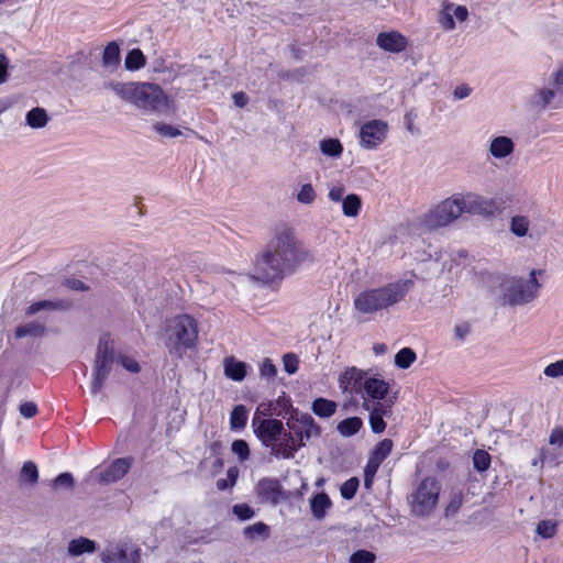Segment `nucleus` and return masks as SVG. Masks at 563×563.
<instances>
[{"mask_svg":"<svg viewBox=\"0 0 563 563\" xmlns=\"http://www.w3.org/2000/svg\"><path fill=\"white\" fill-rule=\"evenodd\" d=\"M363 408L369 412L368 422L373 433H383L386 429L385 417L391 416V406L386 402L371 401L363 397Z\"/></svg>","mask_w":563,"mask_h":563,"instance_id":"nucleus-14","label":"nucleus"},{"mask_svg":"<svg viewBox=\"0 0 563 563\" xmlns=\"http://www.w3.org/2000/svg\"><path fill=\"white\" fill-rule=\"evenodd\" d=\"M393 446L394 443L390 439H384L375 445L369 457L376 460L378 463H383L390 454Z\"/></svg>","mask_w":563,"mask_h":563,"instance_id":"nucleus-39","label":"nucleus"},{"mask_svg":"<svg viewBox=\"0 0 563 563\" xmlns=\"http://www.w3.org/2000/svg\"><path fill=\"white\" fill-rule=\"evenodd\" d=\"M377 45L390 53H400L407 47V40L398 32H383L376 38Z\"/></svg>","mask_w":563,"mask_h":563,"instance_id":"nucleus-17","label":"nucleus"},{"mask_svg":"<svg viewBox=\"0 0 563 563\" xmlns=\"http://www.w3.org/2000/svg\"><path fill=\"white\" fill-rule=\"evenodd\" d=\"M365 376V372L356 367H349L340 375L339 387L343 393L363 396Z\"/></svg>","mask_w":563,"mask_h":563,"instance_id":"nucleus-16","label":"nucleus"},{"mask_svg":"<svg viewBox=\"0 0 563 563\" xmlns=\"http://www.w3.org/2000/svg\"><path fill=\"white\" fill-rule=\"evenodd\" d=\"M166 347L172 356L181 358L198 341L197 321L189 314L176 316L166 330Z\"/></svg>","mask_w":563,"mask_h":563,"instance_id":"nucleus-6","label":"nucleus"},{"mask_svg":"<svg viewBox=\"0 0 563 563\" xmlns=\"http://www.w3.org/2000/svg\"><path fill=\"white\" fill-rule=\"evenodd\" d=\"M287 434L292 438V453H296L307 445V442L318 439L321 435V427L316 422L309 413L292 409L286 421Z\"/></svg>","mask_w":563,"mask_h":563,"instance_id":"nucleus-8","label":"nucleus"},{"mask_svg":"<svg viewBox=\"0 0 563 563\" xmlns=\"http://www.w3.org/2000/svg\"><path fill=\"white\" fill-rule=\"evenodd\" d=\"M316 257L296 236L292 229L277 230L255 261L254 278L271 283L296 273L301 266L312 264Z\"/></svg>","mask_w":563,"mask_h":563,"instance_id":"nucleus-1","label":"nucleus"},{"mask_svg":"<svg viewBox=\"0 0 563 563\" xmlns=\"http://www.w3.org/2000/svg\"><path fill=\"white\" fill-rule=\"evenodd\" d=\"M9 60L3 53H0V85L8 79Z\"/></svg>","mask_w":563,"mask_h":563,"instance_id":"nucleus-59","label":"nucleus"},{"mask_svg":"<svg viewBox=\"0 0 563 563\" xmlns=\"http://www.w3.org/2000/svg\"><path fill=\"white\" fill-rule=\"evenodd\" d=\"M233 102L239 108H244L249 103V97L245 92L239 91L233 95Z\"/></svg>","mask_w":563,"mask_h":563,"instance_id":"nucleus-64","label":"nucleus"},{"mask_svg":"<svg viewBox=\"0 0 563 563\" xmlns=\"http://www.w3.org/2000/svg\"><path fill=\"white\" fill-rule=\"evenodd\" d=\"M490 205L481 196L474 194H455L431 208L422 218V224L428 230L449 225L462 213L484 214Z\"/></svg>","mask_w":563,"mask_h":563,"instance_id":"nucleus-2","label":"nucleus"},{"mask_svg":"<svg viewBox=\"0 0 563 563\" xmlns=\"http://www.w3.org/2000/svg\"><path fill=\"white\" fill-rule=\"evenodd\" d=\"M530 106L532 109L543 111L547 108H559L563 102V91L558 89L555 76L549 86H543L534 91L530 97Z\"/></svg>","mask_w":563,"mask_h":563,"instance_id":"nucleus-11","label":"nucleus"},{"mask_svg":"<svg viewBox=\"0 0 563 563\" xmlns=\"http://www.w3.org/2000/svg\"><path fill=\"white\" fill-rule=\"evenodd\" d=\"M255 493L261 503L278 505L289 498V493L285 492L277 478L264 477L255 486Z\"/></svg>","mask_w":563,"mask_h":563,"instance_id":"nucleus-13","label":"nucleus"},{"mask_svg":"<svg viewBox=\"0 0 563 563\" xmlns=\"http://www.w3.org/2000/svg\"><path fill=\"white\" fill-rule=\"evenodd\" d=\"M338 405L335 401L319 397L311 404L312 412L320 418H330L336 411Z\"/></svg>","mask_w":563,"mask_h":563,"instance_id":"nucleus-24","label":"nucleus"},{"mask_svg":"<svg viewBox=\"0 0 563 563\" xmlns=\"http://www.w3.org/2000/svg\"><path fill=\"white\" fill-rule=\"evenodd\" d=\"M231 451L238 456L240 462H244L250 457V446L242 439L232 442Z\"/></svg>","mask_w":563,"mask_h":563,"instance_id":"nucleus-45","label":"nucleus"},{"mask_svg":"<svg viewBox=\"0 0 563 563\" xmlns=\"http://www.w3.org/2000/svg\"><path fill=\"white\" fill-rule=\"evenodd\" d=\"M247 422V410L243 405H238L233 408L230 415L231 430H242Z\"/></svg>","mask_w":563,"mask_h":563,"instance_id":"nucleus-34","label":"nucleus"},{"mask_svg":"<svg viewBox=\"0 0 563 563\" xmlns=\"http://www.w3.org/2000/svg\"><path fill=\"white\" fill-rule=\"evenodd\" d=\"M109 87L122 100L135 107L156 113L169 110L170 101L163 89L150 82H109Z\"/></svg>","mask_w":563,"mask_h":563,"instance_id":"nucleus-3","label":"nucleus"},{"mask_svg":"<svg viewBox=\"0 0 563 563\" xmlns=\"http://www.w3.org/2000/svg\"><path fill=\"white\" fill-rule=\"evenodd\" d=\"M363 391L369 398L368 400L382 402L389 393V384L384 379L369 377L364 382Z\"/></svg>","mask_w":563,"mask_h":563,"instance_id":"nucleus-19","label":"nucleus"},{"mask_svg":"<svg viewBox=\"0 0 563 563\" xmlns=\"http://www.w3.org/2000/svg\"><path fill=\"white\" fill-rule=\"evenodd\" d=\"M20 413L26 419L33 418L37 413V406L33 401H25L19 407Z\"/></svg>","mask_w":563,"mask_h":563,"instance_id":"nucleus-54","label":"nucleus"},{"mask_svg":"<svg viewBox=\"0 0 563 563\" xmlns=\"http://www.w3.org/2000/svg\"><path fill=\"white\" fill-rule=\"evenodd\" d=\"M70 308V301L65 299L57 300H40L30 305L26 310V316H33L41 311H66Z\"/></svg>","mask_w":563,"mask_h":563,"instance_id":"nucleus-20","label":"nucleus"},{"mask_svg":"<svg viewBox=\"0 0 563 563\" xmlns=\"http://www.w3.org/2000/svg\"><path fill=\"white\" fill-rule=\"evenodd\" d=\"M490 463V455L485 450H476L473 453V466L477 472L482 473L487 471Z\"/></svg>","mask_w":563,"mask_h":563,"instance_id":"nucleus-40","label":"nucleus"},{"mask_svg":"<svg viewBox=\"0 0 563 563\" xmlns=\"http://www.w3.org/2000/svg\"><path fill=\"white\" fill-rule=\"evenodd\" d=\"M113 360V343L109 334H103L99 340L93 366V380L90 386V393L92 395H97L101 391L103 384L112 369Z\"/></svg>","mask_w":563,"mask_h":563,"instance_id":"nucleus-10","label":"nucleus"},{"mask_svg":"<svg viewBox=\"0 0 563 563\" xmlns=\"http://www.w3.org/2000/svg\"><path fill=\"white\" fill-rule=\"evenodd\" d=\"M363 426V421L358 417H350L338 423V431L344 437L356 434Z\"/></svg>","mask_w":563,"mask_h":563,"instance_id":"nucleus-32","label":"nucleus"},{"mask_svg":"<svg viewBox=\"0 0 563 563\" xmlns=\"http://www.w3.org/2000/svg\"><path fill=\"white\" fill-rule=\"evenodd\" d=\"M63 285L66 286L67 288H70L73 290H78V291H82V290L87 289L84 282L76 279V278L65 279Z\"/></svg>","mask_w":563,"mask_h":563,"instance_id":"nucleus-62","label":"nucleus"},{"mask_svg":"<svg viewBox=\"0 0 563 563\" xmlns=\"http://www.w3.org/2000/svg\"><path fill=\"white\" fill-rule=\"evenodd\" d=\"M558 523L553 520H541L537 525V533L543 539H550L556 533Z\"/></svg>","mask_w":563,"mask_h":563,"instance_id":"nucleus-43","label":"nucleus"},{"mask_svg":"<svg viewBox=\"0 0 563 563\" xmlns=\"http://www.w3.org/2000/svg\"><path fill=\"white\" fill-rule=\"evenodd\" d=\"M440 492L441 484L435 477H424L408 497L411 512L417 517L429 516L439 501Z\"/></svg>","mask_w":563,"mask_h":563,"instance_id":"nucleus-9","label":"nucleus"},{"mask_svg":"<svg viewBox=\"0 0 563 563\" xmlns=\"http://www.w3.org/2000/svg\"><path fill=\"white\" fill-rule=\"evenodd\" d=\"M120 64V47L117 42H110L103 49L102 66L106 68H115Z\"/></svg>","mask_w":563,"mask_h":563,"instance_id":"nucleus-29","label":"nucleus"},{"mask_svg":"<svg viewBox=\"0 0 563 563\" xmlns=\"http://www.w3.org/2000/svg\"><path fill=\"white\" fill-rule=\"evenodd\" d=\"M550 444L558 445L559 448L563 446V428L554 429L549 439Z\"/></svg>","mask_w":563,"mask_h":563,"instance_id":"nucleus-58","label":"nucleus"},{"mask_svg":"<svg viewBox=\"0 0 563 563\" xmlns=\"http://www.w3.org/2000/svg\"><path fill=\"white\" fill-rule=\"evenodd\" d=\"M96 551L95 541L80 537L78 539H73L68 543V553L71 556H78L84 553H93Z\"/></svg>","mask_w":563,"mask_h":563,"instance_id":"nucleus-25","label":"nucleus"},{"mask_svg":"<svg viewBox=\"0 0 563 563\" xmlns=\"http://www.w3.org/2000/svg\"><path fill=\"white\" fill-rule=\"evenodd\" d=\"M239 476V470L236 467H230L227 471V477L225 478H219L217 481V488L219 490H225L228 488H231L235 485Z\"/></svg>","mask_w":563,"mask_h":563,"instance_id":"nucleus-44","label":"nucleus"},{"mask_svg":"<svg viewBox=\"0 0 563 563\" xmlns=\"http://www.w3.org/2000/svg\"><path fill=\"white\" fill-rule=\"evenodd\" d=\"M131 465L132 459L121 457L114 460L104 468L102 466H99L98 468H96L99 483L104 485L117 483L126 475V473L131 468Z\"/></svg>","mask_w":563,"mask_h":563,"instance_id":"nucleus-15","label":"nucleus"},{"mask_svg":"<svg viewBox=\"0 0 563 563\" xmlns=\"http://www.w3.org/2000/svg\"><path fill=\"white\" fill-rule=\"evenodd\" d=\"M452 13H453V16L460 21V22H463L467 19L468 16V11L466 9V7L464 5H457L455 7L453 10H452Z\"/></svg>","mask_w":563,"mask_h":563,"instance_id":"nucleus-63","label":"nucleus"},{"mask_svg":"<svg viewBox=\"0 0 563 563\" xmlns=\"http://www.w3.org/2000/svg\"><path fill=\"white\" fill-rule=\"evenodd\" d=\"M417 355L415 351L410 347H402L395 355V365L399 368L406 369L411 366V364L416 361Z\"/></svg>","mask_w":563,"mask_h":563,"instance_id":"nucleus-38","label":"nucleus"},{"mask_svg":"<svg viewBox=\"0 0 563 563\" xmlns=\"http://www.w3.org/2000/svg\"><path fill=\"white\" fill-rule=\"evenodd\" d=\"M412 279H399L386 286L366 289L354 298V308L362 314H373L399 301L413 288Z\"/></svg>","mask_w":563,"mask_h":563,"instance_id":"nucleus-4","label":"nucleus"},{"mask_svg":"<svg viewBox=\"0 0 563 563\" xmlns=\"http://www.w3.org/2000/svg\"><path fill=\"white\" fill-rule=\"evenodd\" d=\"M376 555L374 552L361 549L353 552L349 559V563H374Z\"/></svg>","mask_w":563,"mask_h":563,"instance_id":"nucleus-46","label":"nucleus"},{"mask_svg":"<svg viewBox=\"0 0 563 563\" xmlns=\"http://www.w3.org/2000/svg\"><path fill=\"white\" fill-rule=\"evenodd\" d=\"M358 486H360V481L357 477L349 478L341 485V488H340L341 496L346 500L352 499L355 496V494L358 489Z\"/></svg>","mask_w":563,"mask_h":563,"instance_id":"nucleus-42","label":"nucleus"},{"mask_svg":"<svg viewBox=\"0 0 563 563\" xmlns=\"http://www.w3.org/2000/svg\"><path fill=\"white\" fill-rule=\"evenodd\" d=\"M331 505V499L325 493H318L313 495L312 498L310 499V508L312 516L318 520L324 518Z\"/></svg>","mask_w":563,"mask_h":563,"instance_id":"nucleus-23","label":"nucleus"},{"mask_svg":"<svg viewBox=\"0 0 563 563\" xmlns=\"http://www.w3.org/2000/svg\"><path fill=\"white\" fill-rule=\"evenodd\" d=\"M284 369L288 374L292 375L298 371L299 360L294 353H287L283 356Z\"/></svg>","mask_w":563,"mask_h":563,"instance_id":"nucleus-50","label":"nucleus"},{"mask_svg":"<svg viewBox=\"0 0 563 563\" xmlns=\"http://www.w3.org/2000/svg\"><path fill=\"white\" fill-rule=\"evenodd\" d=\"M439 22H440L441 26L446 31H451L455 27V21H454V16H453L451 7H446L441 12Z\"/></svg>","mask_w":563,"mask_h":563,"instance_id":"nucleus-51","label":"nucleus"},{"mask_svg":"<svg viewBox=\"0 0 563 563\" xmlns=\"http://www.w3.org/2000/svg\"><path fill=\"white\" fill-rule=\"evenodd\" d=\"M542 463L556 465L560 463L559 457L549 449L542 450L541 452Z\"/></svg>","mask_w":563,"mask_h":563,"instance_id":"nucleus-60","label":"nucleus"},{"mask_svg":"<svg viewBox=\"0 0 563 563\" xmlns=\"http://www.w3.org/2000/svg\"><path fill=\"white\" fill-rule=\"evenodd\" d=\"M232 512L238 517L239 520H250L255 516L254 509L247 504H236L232 507Z\"/></svg>","mask_w":563,"mask_h":563,"instance_id":"nucleus-48","label":"nucleus"},{"mask_svg":"<svg viewBox=\"0 0 563 563\" xmlns=\"http://www.w3.org/2000/svg\"><path fill=\"white\" fill-rule=\"evenodd\" d=\"M515 143L508 136H496L492 139L489 144V153L496 159H503L514 153Z\"/></svg>","mask_w":563,"mask_h":563,"instance_id":"nucleus-21","label":"nucleus"},{"mask_svg":"<svg viewBox=\"0 0 563 563\" xmlns=\"http://www.w3.org/2000/svg\"><path fill=\"white\" fill-rule=\"evenodd\" d=\"M146 58L140 48H133L128 52L124 66L130 71H135L145 66Z\"/></svg>","mask_w":563,"mask_h":563,"instance_id":"nucleus-31","label":"nucleus"},{"mask_svg":"<svg viewBox=\"0 0 563 563\" xmlns=\"http://www.w3.org/2000/svg\"><path fill=\"white\" fill-rule=\"evenodd\" d=\"M53 487L55 488H73L74 486V477L70 473L65 472L60 473L58 476H56L52 483Z\"/></svg>","mask_w":563,"mask_h":563,"instance_id":"nucleus-52","label":"nucleus"},{"mask_svg":"<svg viewBox=\"0 0 563 563\" xmlns=\"http://www.w3.org/2000/svg\"><path fill=\"white\" fill-rule=\"evenodd\" d=\"M464 501L463 489L459 486L452 487L449 496V504L445 508V517L455 516L461 509Z\"/></svg>","mask_w":563,"mask_h":563,"instance_id":"nucleus-28","label":"nucleus"},{"mask_svg":"<svg viewBox=\"0 0 563 563\" xmlns=\"http://www.w3.org/2000/svg\"><path fill=\"white\" fill-rule=\"evenodd\" d=\"M139 558L137 549L120 547L115 550H108L101 554L103 563H135Z\"/></svg>","mask_w":563,"mask_h":563,"instance_id":"nucleus-18","label":"nucleus"},{"mask_svg":"<svg viewBox=\"0 0 563 563\" xmlns=\"http://www.w3.org/2000/svg\"><path fill=\"white\" fill-rule=\"evenodd\" d=\"M46 328L44 324L32 321L25 324H21L15 329V338L22 339L26 336L41 338L45 334Z\"/></svg>","mask_w":563,"mask_h":563,"instance_id":"nucleus-26","label":"nucleus"},{"mask_svg":"<svg viewBox=\"0 0 563 563\" xmlns=\"http://www.w3.org/2000/svg\"><path fill=\"white\" fill-rule=\"evenodd\" d=\"M120 363L126 371L131 373H139L141 369L139 363L135 360L126 356H122L120 358Z\"/></svg>","mask_w":563,"mask_h":563,"instance_id":"nucleus-56","label":"nucleus"},{"mask_svg":"<svg viewBox=\"0 0 563 563\" xmlns=\"http://www.w3.org/2000/svg\"><path fill=\"white\" fill-rule=\"evenodd\" d=\"M345 188L342 185H334L330 187L328 197L333 202H341L344 200L345 197Z\"/></svg>","mask_w":563,"mask_h":563,"instance_id":"nucleus-53","label":"nucleus"},{"mask_svg":"<svg viewBox=\"0 0 563 563\" xmlns=\"http://www.w3.org/2000/svg\"><path fill=\"white\" fill-rule=\"evenodd\" d=\"M530 221L525 216H515L510 220V232L518 238H523L528 234Z\"/></svg>","mask_w":563,"mask_h":563,"instance_id":"nucleus-36","label":"nucleus"},{"mask_svg":"<svg viewBox=\"0 0 563 563\" xmlns=\"http://www.w3.org/2000/svg\"><path fill=\"white\" fill-rule=\"evenodd\" d=\"M543 374L549 378L563 377V358L547 365L543 369Z\"/></svg>","mask_w":563,"mask_h":563,"instance_id":"nucleus-49","label":"nucleus"},{"mask_svg":"<svg viewBox=\"0 0 563 563\" xmlns=\"http://www.w3.org/2000/svg\"><path fill=\"white\" fill-rule=\"evenodd\" d=\"M297 200L300 203L310 205L316 199V191L311 184H305L301 186L300 190L296 196Z\"/></svg>","mask_w":563,"mask_h":563,"instance_id":"nucleus-47","label":"nucleus"},{"mask_svg":"<svg viewBox=\"0 0 563 563\" xmlns=\"http://www.w3.org/2000/svg\"><path fill=\"white\" fill-rule=\"evenodd\" d=\"M471 92H472V89L467 85L463 84V85L457 86L454 89L453 96L455 99L462 100V99L467 98L471 95Z\"/></svg>","mask_w":563,"mask_h":563,"instance_id":"nucleus-61","label":"nucleus"},{"mask_svg":"<svg viewBox=\"0 0 563 563\" xmlns=\"http://www.w3.org/2000/svg\"><path fill=\"white\" fill-rule=\"evenodd\" d=\"M362 209V199L356 194H349L342 201V212L347 218H356Z\"/></svg>","mask_w":563,"mask_h":563,"instance_id":"nucleus-27","label":"nucleus"},{"mask_svg":"<svg viewBox=\"0 0 563 563\" xmlns=\"http://www.w3.org/2000/svg\"><path fill=\"white\" fill-rule=\"evenodd\" d=\"M380 464L382 463H378L376 460L369 457L364 467V475L375 477Z\"/></svg>","mask_w":563,"mask_h":563,"instance_id":"nucleus-57","label":"nucleus"},{"mask_svg":"<svg viewBox=\"0 0 563 563\" xmlns=\"http://www.w3.org/2000/svg\"><path fill=\"white\" fill-rule=\"evenodd\" d=\"M20 481L26 485H34L38 481V470L35 463L29 461L22 466Z\"/></svg>","mask_w":563,"mask_h":563,"instance_id":"nucleus-37","label":"nucleus"},{"mask_svg":"<svg viewBox=\"0 0 563 563\" xmlns=\"http://www.w3.org/2000/svg\"><path fill=\"white\" fill-rule=\"evenodd\" d=\"M277 374V368L269 358H265L261 365V376L266 378H274Z\"/></svg>","mask_w":563,"mask_h":563,"instance_id":"nucleus-55","label":"nucleus"},{"mask_svg":"<svg viewBox=\"0 0 563 563\" xmlns=\"http://www.w3.org/2000/svg\"><path fill=\"white\" fill-rule=\"evenodd\" d=\"M388 132V124L383 120L373 119L365 122L360 129V145L373 150L382 144Z\"/></svg>","mask_w":563,"mask_h":563,"instance_id":"nucleus-12","label":"nucleus"},{"mask_svg":"<svg viewBox=\"0 0 563 563\" xmlns=\"http://www.w3.org/2000/svg\"><path fill=\"white\" fill-rule=\"evenodd\" d=\"M223 366L225 376L234 382H242L246 376L247 364L233 356L225 357Z\"/></svg>","mask_w":563,"mask_h":563,"instance_id":"nucleus-22","label":"nucleus"},{"mask_svg":"<svg viewBox=\"0 0 563 563\" xmlns=\"http://www.w3.org/2000/svg\"><path fill=\"white\" fill-rule=\"evenodd\" d=\"M153 130L163 137H177L183 135V131L172 124L157 122L153 124Z\"/></svg>","mask_w":563,"mask_h":563,"instance_id":"nucleus-41","label":"nucleus"},{"mask_svg":"<svg viewBox=\"0 0 563 563\" xmlns=\"http://www.w3.org/2000/svg\"><path fill=\"white\" fill-rule=\"evenodd\" d=\"M542 271L532 269L528 278L511 277L501 284V305L504 306H523L533 301L538 297L541 284L538 282V275Z\"/></svg>","mask_w":563,"mask_h":563,"instance_id":"nucleus-7","label":"nucleus"},{"mask_svg":"<svg viewBox=\"0 0 563 563\" xmlns=\"http://www.w3.org/2000/svg\"><path fill=\"white\" fill-rule=\"evenodd\" d=\"M252 428L262 445L269 450L271 456L277 460H292V438L287 434L284 422L276 418H256Z\"/></svg>","mask_w":563,"mask_h":563,"instance_id":"nucleus-5","label":"nucleus"},{"mask_svg":"<svg viewBox=\"0 0 563 563\" xmlns=\"http://www.w3.org/2000/svg\"><path fill=\"white\" fill-rule=\"evenodd\" d=\"M320 151L329 157L339 158L342 155L343 146L338 139H325L320 141Z\"/></svg>","mask_w":563,"mask_h":563,"instance_id":"nucleus-35","label":"nucleus"},{"mask_svg":"<svg viewBox=\"0 0 563 563\" xmlns=\"http://www.w3.org/2000/svg\"><path fill=\"white\" fill-rule=\"evenodd\" d=\"M25 121L30 128L41 129L47 124L48 117L45 109L36 107L26 113Z\"/></svg>","mask_w":563,"mask_h":563,"instance_id":"nucleus-30","label":"nucleus"},{"mask_svg":"<svg viewBox=\"0 0 563 563\" xmlns=\"http://www.w3.org/2000/svg\"><path fill=\"white\" fill-rule=\"evenodd\" d=\"M243 536L247 540L256 538L266 540L269 537V528L266 523L258 521L254 525L247 526L243 529Z\"/></svg>","mask_w":563,"mask_h":563,"instance_id":"nucleus-33","label":"nucleus"}]
</instances>
